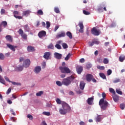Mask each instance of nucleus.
<instances>
[{"label":"nucleus","instance_id":"f257e3e1","mask_svg":"<svg viewBox=\"0 0 125 125\" xmlns=\"http://www.w3.org/2000/svg\"><path fill=\"white\" fill-rule=\"evenodd\" d=\"M102 97L103 98L100 100L99 105L102 110H106L107 107L110 106V104L106 101H104L105 99V97H106V94L105 93H102Z\"/></svg>","mask_w":125,"mask_h":125},{"label":"nucleus","instance_id":"f03ea898","mask_svg":"<svg viewBox=\"0 0 125 125\" xmlns=\"http://www.w3.org/2000/svg\"><path fill=\"white\" fill-rule=\"evenodd\" d=\"M71 111V107L66 103H62V108L59 109L61 115H66L68 112Z\"/></svg>","mask_w":125,"mask_h":125},{"label":"nucleus","instance_id":"7ed1b4c3","mask_svg":"<svg viewBox=\"0 0 125 125\" xmlns=\"http://www.w3.org/2000/svg\"><path fill=\"white\" fill-rule=\"evenodd\" d=\"M75 77L73 76H71L70 77H67V78L64 79L62 80V83L64 84V85H66V86L68 85H70L71 84V83L74 81Z\"/></svg>","mask_w":125,"mask_h":125},{"label":"nucleus","instance_id":"20e7f679","mask_svg":"<svg viewBox=\"0 0 125 125\" xmlns=\"http://www.w3.org/2000/svg\"><path fill=\"white\" fill-rule=\"evenodd\" d=\"M59 69L61 73L63 74H70L71 73V69L67 66H60Z\"/></svg>","mask_w":125,"mask_h":125},{"label":"nucleus","instance_id":"39448f33","mask_svg":"<svg viewBox=\"0 0 125 125\" xmlns=\"http://www.w3.org/2000/svg\"><path fill=\"white\" fill-rule=\"evenodd\" d=\"M91 32L94 36H99V35H100V33H101L100 30L97 29L96 27L93 28L91 30Z\"/></svg>","mask_w":125,"mask_h":125},{"label":"nucleus","instance_id":"423d86ee","mask_svg":"<svg viewBox=\"0 0 125 125\" xmlns=\"http://www.w3.org/2000/svg\"><path fill=\"white\" fill-rule=\"evenodd\" d=\"M30 64H31V62L30 60L27 59L23 62V66L25 67V68H28V67L30 66Z\"/></svg>","mask_w":125,"mask_h":125},{"label":"nucleus","instance_id":"0eeeda50","mask_svg":"<svg viewBox=\"0 0 125 125\" xmlns=\"http://www.w3.org/2000/svg\"><path fill=\"white\" fill-rule=\"evenodd\" d=\"M23 69L24 66L19 65L15 67V70L17 72H21V71H23Z\"/></svg>","mask_w":125,"mask_h":125},{"label":"nucleus","instance_id":"6e6552de","mask_svg":"<svg viewBox=\"0 0 125 125\" xmlns=\"http://www.w3.org/2000/svg\"><path fill=\"white\" fill-rule=\"evenodd\" d=\"M46 35V32L43 30L40 31L38 34V37L41 39H42V38H43V37H45Z\"/></svg>","mask_w":125,"mask_h":125},{"label":"nucleus","instance_id":"1a4fd4ad","mask_svg":"<svg viewBox=\"0 0 125 125\" xmlns=\"http://www.w3.org/2000/svg\"><path fill=\"white\" fill-rule=\"evenodd\" d=\"M42 71V67L40 66H37L34 68V72L35 74H39Z\"/></svg>","mask_w":125,"mask_h":125},{"label":"nucleus","instance_id":"9d476101","mask_svg":"<svg viewBox=\"0 0 125 125\" xmlns=\"http://www.w3.org/2000/svg\"><path fill=\"white\" fill-rule=\"evenodd\" d=\"M79 26L80 28L79 32L80 33H83V21L79 22Z\"/></svg>","mask_w":125,"mask_h":125},{"label":"nucleus","instance_id":"9b49d317","mask_svg":"<svg viewBox=\"0 0 125 125\" xmlns=\"http://www.w3.org/2000/svg\"><path fill=\"white\" fill-rule=\"evenodd\" d=\"M19 15V12L17 11H15L14 12V16L15 17V18H17V19H22L21 16H18Z\"/></svg>","mask_w":125,"mask_h":125},{"label":"nucleus","instance_id":"f8f14e48","mask_svg":"<svg viewBox=\"0 0 125 125\" xmlns=\"http://www.w3.org/2000/svg\"><path fill=\"white\" fill-rule=\"evenodd\" d=\"M92 79H93V76H92V75L88 74L86 75L87 82H90Z\"/></svg>","mask_w":125,"mask_h":125},{"label":"nucleus","instance_id":"ddd939ff","mask_svg":"<svg viewBox=\"0 0 125 125\" xmlns=\"http://www.w3.org/2000/svg\"><path fill=\"white\" fill-rule=\"evenodd\" d=\"M94 99V98L93 97L89 98L87 100V102L88 104L89 105H92V104H93Z\"/></svg>","mask_w":125,"mask_h":125},{"label":"nucleus","instance_id":"4468645a","mask_svg":"<svg viewBox=\"0 0 125 125\" xmlns=\"http://www.w3.org/2000/svg\"><path fill=\"white\" fill-rule=\"evenodd\" d=\"M54 56L57 59H61L62 58V54L56 52L54 53Z\"/></svg>","mask_w":125,"mask_h":125},{"label":"nucleus","instance_id":"2eb2a0df","mask_svg":"<svg viewBox=\"0 0 125 125\" xmlns=\"http://www.w3.org/2000/svg\"><path fill=\"white\" fill-rule=\"evenodd\" d=\"M44 58L45 59L48 60L50 58V53L49 52H45L43 56Z\"/></svg>","mask_w":125,"mask_h":125},{"label":"nucleus","instance_id":"dca6fc26","mask_svg":"<svg viewBox=\"0 0 125 125\" xmlns=\"http://www.w3.org/2000/svg\"><path fill=\"white\" fill-rule=\"evenodd\" d=\"M103 119V116H102V115H99L96 118V122H97V123L101 122Z\"/></svg>","mask_w":125,"mask_h":125},{"label":"nucleus","instance_id":"f3484780","mask_svg":"<svg viewBox=\"0 0 125 125\" xmlns=\"http://www.w3.org/2000/svg\"><path fill=\"white\" fill-rule=\"evenodd\" d=\"M77 72L78 74H81L82 72H83V67L81 66H78L77 67Z\"/></svg>","mask_w":125,"mask_h":125},{"label":"nucleus","instance_id":"a211bd4d","mask_svg":"<svg viewBox=\"0 0 125 125\" xmlns=\"http://www.w3.org/2000/svg\"><path fill=\"white\" fill-rule=\"evenodd\" d=\"M85 85V83H84V82L82 81L80 82V87L82 90H83V88H84Z\"/></svg>","mask_w":125,"mask_h":125},{"label":"nucleus","instance_id":"6ab92c4d","mask_svg":"<svg viewBox=\"0 0 125 125\" xmlns=\"http://www.w3.org/2000/svg\"><path fill=\"white\" fill-rule=\"evenodd\" d=\"M65 35H66V33H65V32H61V34L56 36V38H57V39H59V38H62L63 37H65Z\"/></svg>","mask_w":125,"mask_h":125},{"label":"nucleus","instance_id":"aec40b11","mask_svg":"<svg viewBox=\"0 0 125 125\" xmlns=\"http://www.w3.org/2000/svg\"><path fill=\"white\" fill-rule=\"evenodd\" d=\"M7 46H8L9 48H10L11 50L13 51H15V47H16V46H14L12 45L9 44H7Z\"/></svg>","mask_w":125,"mask_h":125},{"label":"nucleus","instance_id":"412c9836","mask_svg":"<svg viewBox=\"0 0 125 125\" xmlns=\"http://www.w3.org/2000/svg\"><path fill=\"white\" fill-rule=\"evenodd\" d=\"M5 39L8 42H12V37L10 35H7Z\"/></svg>","mask_w":125,"mask_h":125},{"label":"nucleus","instance_id":"4be33fe9","mask_svg":"<svg viewBox=\"0 0 125 125\" xmlns=\"http://www.w3.org/2000/svg\"><path fill=\"white\" fill-rule=\"evenodd\" d=\"M31 12H32L31 11H29V10L24 11L23 12V15L27 17L28 15H30V14L31 13Z\"/></svg>","mask_w":125,"mask_h":125},{"label":"nucleus","instance_id":"5701e85b","mask_svg":"<svg viewBox=\"0 0 125 125\" xmlns=\"http://www.w3.org/2000/svg\"><path fill=\"white\" fill-rule=\"evenodd\" d=\"M34 50H35V48L33 47H32L31 46H28L27 47V51L29 52L34 51Z\"/></svg>","mask_w":125,"mask_h":125},{"label":"nucleus","instance_id":"b1692460","mask_svg":"<svg viewBox=\"0 0 125 125\" xmlns=\"http://www.w3.org/2000/svg\"><path fill=\"white\" fill-rule=\"evenodd\" d=\"M56 101L57 104H59V105L61 104L62 105V103H66L65 102H62L61 100L59 99V98L56 99Z\"/></svg>","mask_w":125,"mask_h":125},{"label":"nucleus","instance_id":"393cba45","mask_svg":"<svg viewBox=\"0 0 125 125\" xmlns=\"http://www.w3.org/2000/svg\"><path fill=\"white\" fill-rule=\"evenodd\" d=\"M0 83L3 84H5V81L3 79V78L0 75Z\"/></svg>","mask_w":125,"mask_h":125},{"label":"nucleus","instance_id":"a878e982","mask_svg":"<svg viewBox=\"0 0 125 125\" xmlns=\"http://www.w3.org/2000/svg\"><path fill=\"white\" fill-rule=\"evenodd\" d=\"M23 28L26 32H29L30 31V28L27 24L23 26Z\"/></svg>","mask_w":125,"mask_h":125},{"label":"nucleus","instance_id":"bb28decb","mask_svg":"<svg viewBox=\"0 0 125 125\" xmlns=\"http://www.w3.org/2000/svg\"><path fill=\"white\" fill-rule=\"evenodd\" d=\"M66 36L69 38V39H73V36H72V33L70 32H67L66 33Z\"/></svg>","mask_w":125,"mask_h":125},{"label":"nucleus","instance_id":"cd10ccee","mask_svg":"<svg viewBox=\"0 0 125 125\" xmlns=\"http://www.w3.org/2000/svg\"><path fill=\"white\" fill-rule=\"evenodd\" d=\"M71 55H72L71 54V53H68V54L64 58V60H66V61H68V60H69V59L71 57Z\"/></svg>","mask_w":125,"mask_h":125},{"label":"nucleus","instance_id":"c85d7f7f","mask_svg":"<svg viewBox=\"0 0 125 125\" xmlns=\"http://www.w3.org/2000/svg\"><path fill=\"white\" fill-rule=\"evenodd\" d=\"M113 100L115 102H118L119 101V96H114L113 97Z\"/></svg>","mask_w":125,"mask_h":125},{"label":"nucleus","instance_id":"c756f323","mask_svg":"<svg viewBox=\"0 0 125 125\" xmlns=\"http://www.w3.org/2000/svg\"><path fill=\"white\" fill-rule=\"evenodd\" d=\"M124 60H125V56H120L119 57V61L120 62H124Z\"/></svg>","mask_w":125,"mask_h":125},{"label":"nucleus","instance_id":"7c9ffc66","mask_svg":"<svg viewBox=\"0 0 125 125\" xmlns=\"http://www.w3.org/2000/svg\"><path fill=\"white\" fill-rule=\"evenodd\" d=\"M99 75L100 77H101V78H102V79H106V76H105V75L104 73H100Z\"/></svg>","mask_w":125,"mask_h":125},{"label":"nucleus","instance_id":"2f4dec72","mask_svg":"<svg viewBox=\"0 0 125 125\" xmlns=\"http://www.w3.org/2000/svg\"><path fill=\"white\" fill-rule=\"evenodd\" d=\"M62 45L64 49H66V48H68V45H67L66 43H62Z\"/></svg>","mask_w":125,"mask_h":125},{"label":"nucleus","instance_id":"473e14b6","mask_svg":"<svg viewBox=\"0 0 125 125\" xmlns=\"http://www.w3.org/2000/svg\"><path fill=\"white\" fill-rule=\"evenodd\" d=\"M1 25L2 26H3V27H4V28H5V27H6V26H7V22H6L5 21H2Z\"/></svg>","mask_w":125,"mask_h":125},{"label":"nucleus","instance_id":"72a5a7b5","mask_svg":"<svg viewBox=\"0 0 125 125\" xmlns=\"http://www.w3.org/2000/svg\"><path fill=\"white\" fill-rule=\"evenodd\" d=\"M97 68L99 69V70H104V69H105L104 66L100 65H97Z\"/></svg>","mask_w":125,"mask_h":125},{"label":"nucleus","instance_id":"f704fd0d","mask_svg":"<svg viewBox=\"0 0 125 125\" xmlns=\"http://www.w3.org/2000/svg\"><path fill=\"white\" fill-rule=\"evenodd\" d=\"M116 91L117 93L120 94V95H122V94H123V92H122L120 89H116Z\"/></svg>","mask_w":125,"mask_h":125},{"label":"nucleus","instance_id":"c9c22d12","mask_svg":"<svg viewBox=\"0 0 125 125\" xmlns=\"http://www.w3.org/2000/svg\"><path fill=\"white\" fill-rule=\"evenodd\" d=\"M11 83H12V84H13V85H21V83H16L14 82H12V81Z\"/></svg>","mask_w":125,"mask_h":125},{"label":"nucleus","instance_id":"e433bc0d","mask_svg":"<svg viewBox=\"0 0 125 125\" xmlns=\"http://www.w3.org/2000/svg\"><path fill=\"white\" fill-rule=\"evenodd\" d=\"M43 94V91H41L39 92L38 93H36V96H41Z\"/></svg>","mask_w":125,"mask_h":125},{"label":"nucleus","instance_id":"4c0bfd02","mask_svg":"<svg viewBox=\"0 0 125 125\" xmlns=\"http://www.w3.org/2000/svg\"><path fill=\"white\" fill-rule=\"evenodd\" d=\"M42 114L45 116H50V112H49L44 111Z\"/></svg>","mask_w":125,"mask_h":125},{"label":"nucleus","instance_id":"58836bf2","mask_svg":"<svg viewBox=\"0 0 125 125\" xmlns=\"http://www.w3.org/2000/svg\"><path fill=\"white\" fill-rule=\"evenodd\" d=\"M37 13L39 15H43V12H42V10H39L37 11Z\"/></svg>","mask_w":125,"mask_h":125},{"label":"nucleus","instance_id":"ea45409f","mask_svg":"<svg viewBox=\"0 0 125 125\" xmlns=\"http://www.w3.org/2000/svg\"><path fill=\"white\" fill-rule=\"evenodd\" d=\"M18 32L19 34L21 35V36L22 35L24 34V31H23V30L21 29H20Z\"/></svg>","mask_w":125,"mask_h":125},{"label":"nucleus","instance_id":"a19ab883","mask_svg":"<svg viewBox=\"0 0 125 125\" xmlns=\"http://www.w3.org/2000/svg\"><path fill=\"white\" fill-rule=\"evenodd\" d=\"M54 11L55 12H56V13H59V12H60V11L59 10V8L58 7H55Z\"/></svg>","mask_w":125,"mask_h":125},{"label":"nucleus","instance_id":"79ce46f5","mask_svg":"<svg viewBox=\"0 0 125 125\" xmlns=\"http://www.w3.org/2000/svg\"><path fill=\"white\" fill-rule=\"evenodd\" d=\"M21 36L22 39H24V40H27V35H26V34L23 33L22 35H21Z\"/></svg>","mask_w":125,"mask_h":125},{"label":"nucleus","instance_id":"37998d69","mask_svg":"<svg viewBox=\"0 0 125 125\" xmlns=\"http://www.w3.org/2000/svg\"><path fill=\"white\" fill-rule=\"evenodd\" d=\"M48 48L53 49V48H54V46H53V44L52 43H51L48 46Z\"/></svg>","mask_w":125,"mask_h":125},{"label":"nucleus","instance_id":"c03bdc74","mask_svg":"<svg viewBox=\"0 0 125 125\" xmlns=\"http://www.w3.org/2000/svg\"><path fill=\"white\" fill-rule=\"evenodd\" d=\"M83 14H85V15H89V14H90V12L86 11L85 10L83 11Z\"/></svg>","mask_w":125,"mask_h":125},{"label":"nucleus","instance_id":"a18cd8bd","mask_svg":"<svg viewBox=\"0 0 125 125\" xmlns=\"http://www.w3.org/2000/svg\"><path fill=\"white\" fill-rule=\"evenodd\" d=\"M50 27V22L49 21H46V28L47 29H49V28Z\"/></svg>","mask_w":125,"mask_h":125},{"label":"nucleus","instance_id":"49530a36","mask_svg":"<svg viewBox=\"0 0 125 125\" xmlns=\"http://www.w3.org/2000/svg\"><path fill=\"white\" fill-rule=\"evenodd\" d=\"M56 84L59 86H62V84L63 83H61L60 81H57L56 82Z\"/></svg>","mask_w":125,"mask_h":125},{"label":"nucleus","instance_id":"de8ad7c7","mask_svg":"<svg viewBox=\"0 0 125 125\" xmlns=\"http://www.w3.org/2000/svg\"><path fill=\"white\" fill-rule=\"evenodd\" d=\"M109 89L110 92H111V93H113V94H115V93H116L114 89H113L112 88H109Z\"/></svg>","mask_w":125,"mask_h":125},{"label":"nucleus","instance_id":"09e8293b","mask_svg":"<svg viewBox=\"0 0 125 125\" xmlns=\"http://www.w3.org/2000/svg\"><path fill=\"white\" fill-rule=\"evenodd\" d=\"M104 64H108L109 63V60L107 59H104L103 61Z\"/></svg>","mask_w":125,"mask_h":125},{"label":"nucleus","instance_id":"8fccbe9b","mask_svg":"<svg viewBox=\"0 0 125 125\" xmlns=\"http://www.w3.org/2000/svg\"><path fill=\"white\" fill-rule=\"evenodd\" d=\"M120 108L122 109V110H124V109L125 108V104H120Z\"/></svg>","mask_w":125,"mask_h":125},{"label":"nucleus","instance_id":"3c124183","mask_svg":"<svg viewBox=\"0 0 125 125\" xmlns=\"http://www.w3.org/2000/svg\"><path fill=\"white\" fill-rule=\"evenodd\" d=\"M0 59L1 60H3V59H4V55H3L2 53L0 54Z\"/></svg>","mask_w":125,"mask_h":125},{"label":"nucleus","instance_id":"603ef678","mask_svg":"<svg viewBox=\"0 0 125 125\" xmlns=\"http://www.w3.org/2000/svg\"><path fill=\"white\" fill-rule=\"evenodd\" d=\"M107 73V76H110V75H111V74H112V70H111V69L108 70Z\"/></svg>","mask_w":125,"mask_h":125},{"label":"nucleus","instance_id":"864d4df0","mask_svg":"<svg viewBox=\"0 0 125 125\" xmlns=\"http://www.w3.org/2000/svg\"><path fill=\"white\" fill-rule=\"evenodd\" d=\"M4 79L6 82H9V83H11V81L9 80V78L6 76H4Z\"/></svg>","mask_w":125,"mask_h":125},{"label":"nucleus","instance_id":"5fc2aeb1","mask_svg":"<svg viewBox=\"0 0 125 125\" xmlns=\"http://www.w3.org/2000/svg\"><path fill=\"white\" fill-rule=\"evenodd\" d=\"M55 47L58 49H61V46L58 44H56Z\"/></svg>","mask_w":125,"mask_h":125},{"label":"nucleus","instance_id":"6e6d98bb","mask_svg":"<svg viewBox=\"0 0 125 125\" xmlns=\"http://www.w3.org/2000/svg\"><path fill=\"white\" fill-rule=\"evenodd\" d=\"M27 117L29 120H33V116L31 115L28 114Z\"/></svg>","mask_w":125,"mask_h":125},{"label":"nucleus","instance_id":"4d7b16f0","mask_svg":"<svg viewBox=\"0 0 125 125\" xmlns=\"http://www.w3.org/2000/svg\"><path fill=\"white\" fill-rule=\"evenodd\" d=\"M119 82H120V79H116L114 81H113L114 83H119Z\"/></svg>","mask_w":125,"mask_h":125},{"label":"nucleus","instance_id":"13d9d810","mask_svg":"<svg viewBox=\"0 0 125 125\" xmlns=\"http://www.w3.org/2000/svg\"><path fill=\"white\" fill-rule=\"evenodd\" d=\"M10 92H11V88H9L7 91V92H6V94L8 95L9 94V93Z\"/></svg>","mask_w":125,"mask_h":125},{"label":"nucleus","instance_id":"bf43d9fd","mask_svg":"<svg viewBox=\"0 0 125 125\" xmlns=\"http://www.w3.org/2000/svg\"><path fill=\"white\" fill-rule=\"evenodd\" d=\"M46 65V64L45 63V62H43L42 63V68H45Z\"/></svg>","mask_w":125,"mask_h":125},{"label":"nucleus","instance_id":"052dcab7","mask_svg":"<svg viewBox=\"0 0 125 125\" xmlns=\"http://www.w3.org/2000/svg\"><path fill=\"white\" fill-rule=\"evenodd\" d=\"M1 15H3V14H4V13H5V10H4V9H2L1 10Z\"/></svg>","mask_w":125,"mask_h":125},{"label":"nucleus","instance_id":"680f3d73","mask_svg":"<svg viewBox=\"0 0 125 125\" xmlns=\"http://www.w3.org/2000/svg\"><path fill=\"white\" fill-rule=\"evenodd\" d=\"M80 62L81 63H84V59L82 58L80 60Z\"/></svg>","mask_w":125,"mask_h":125},{"label":"nucleus","instance_id":"e2e57ef3","mask_svg":"<svg viewBox=\"0 0 125 125\" xmlns=\"http://www.w3.org/2000/svg\"><path fill=\"white\" fill-rule=\"evenodd\" d=\"M12 96L14 99H16V98H17V96L16 95H14V94H13Z\"/></svg>","mask_w":125,"mask_h":125},{"label":"nucleus","instance_id":"0e129e2a","mask_svg":"<svg viewBox=\"0 0 125 125\" xmlns=\"http://www.w3.org/2000/svg\"><path fill=\"white\" fill-rule=\"evenodd\" d=\"M79 125H85V123L83 122V121H81L79 123Z\"/></svg>","mask_w":125,"mask_h":125},{"label":"nucleus","instance_id":"69168bd1","mask_svg":"<svg viewBox=\"0 0 125 125\" xmlns=\"http://www.w3.org/2000/svg\"><path fill=\"white\" fill-rule=\"evenodd\" d=\"M94 44V42H89V46H92Z\"/></svg>","mask_w":125,"mask_h":125},{"label":"nucleus","instance_id":"338daca9","mask_svg":"<svg viewBox=\"0 0 125 125\" xmlns=\"http://www.w3.org/2000/svg\"><path fill=\"white\" fill-rule=\"evenodd\" d=\"M41 125H47V124H46V123H45V121H42Z\"/></svg>","mask_w":125,"mask_h":125},{"label":"nucleus","instance_id":"774afa93","mask_svg":"<svg viewBox=\"0 0 125 125\" xmlns=\"http://www.w3.org/2000/svg\"><path fill=\"white\" fill-rule=\"evenodd\" d=\"M7 103L8 104H12V101H11V100H8Z\"/></svg>","mask_w":125,"mask_h":125}]
</instances>
